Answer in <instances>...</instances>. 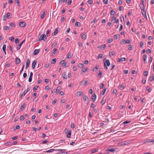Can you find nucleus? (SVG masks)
<instances>
[{
  "mask_svg": "<svg viewBox=\"0 0 154 154\" xmlns=\"http://www.w3.org/2000/svg\"><path fill=\"white\" fill-rule=\"evenodd\" d=\"M105 63V65L108 66H109L110 65V63L109 61V60H107L106 58L104 59L103 60L104 64Z\"/></svg>",
  "mask_w": 154,
  "mask_h": 154,
  "instance_id": "obj_1",
  "label": "nucleus"
},
{
  "mask_svg": "<svg viewBox=\"0 0 154 154\" xmlns=\"http://www.w3.org/2000/svg\"><path fill=\"white\" fill-rule=\"evenodd\" d=\"M47 39L46 35L45 34H42L41 35L39 39V41L44 40L45 41V39Z\"/></svg>",
  "mask_w": 154,
  "mask_h": 154,
  "instance_id": "obj_2",
  "label": "nucleus"
},
{
  "mask_svg": "<svg viewBox=\"0 0 154 154\" xmlns=\"http://www.w3.org/2000/svg\"><path fill=\"white\" fill-rule=\"evenodd\" d=\"M117 149V148L116 147L110 149L108 148L107 149H106V151H109L111 152L114 153L116 151V149Z\"/></svg>",
  "mask_w": 154,
  "mask_h": 154,
  "instance_id": "obj_3",
  "label": "nucleus"
},
{
  "mask_svg": "<svg viewBox=\"0 0 154 154\" xmlns=\"http://www.w3.org/2000/svg\"><path fill=\"white\" fill-rule=\"evenodd\" d=\"M83 94L84 93L82 91H78L76 93V96L77 97L81 96L83 95Z\"/></svg>",
  "mask_w": 154,
  "mask_h": 154,
  "instance_id": "obj_4",
  "label": "nucleus"
},
{
  "mask_svg": "<svg viewBox=\"0 0 154 154\" xmlns=\"http://www.w3.org/2000/svg\"><path fill=\"white\" fill-rule=\"evenodd\" d=\"M30 60L29 59H27L26 60V69H27V68L29 67L30 64Z\"/></svg>",
  "mask_w": 154,
  "mask_h": 154,
  "instance_id": "obj_5",
  "label": "nucleus"
},
{
  "mask_svg": "<svg viewBox=\"0 0 154 154\" xmlns=\"http://www.w3.org/2000/svg\"><path fill=\"white\" fill-rule=\"evenodd\" d=\"M25 40H23V41H22V42L21 43H20V44H19V45H18V46H17V50H19V49H20V48H21V46L22 45V44H23V43L24 42H25Z\"/></svg>",
  "mask_w": 154,
  "mask_h": 154,
  "instance_id": "obj_6",
  "label": "nucleus"
},
{
  "mask_svg": "<svg viewBox=\"0 0 154 154\" xmlns=\"http://www.w3.org/2000/svg\"><path fill=\"white\" fill-rule=\"evenodd\" d=\"M21 62V61H20V59L17 58V57H16V58H15V62H16V64L17 65H18V64H19Z\"/></svg>",
  "mask_w": 154,
  "mask_h": 154,
  "instance_id": "obj_7",
  "label": "nucleus"
},
{
  "mask_svg": "<svg viewBox=\"0 0 154 154\" xmlns=\"http://www.w3.org/2000/svg\"><path fill=\"white\" fill-rule=\"evenodd\" d=\"M26 23L24 22H20L19 23V26L21 27H23L26 26Z\"/></svg>",
  "mask_w": 154,
  "mask_h": 154,
  "instance_id": "obj_8",
  "label": "nucleus"
},
{
  "mask_svg": "<svg viewBox=\"0 0 154 154\" xmlns=\"http://www.w3.org/2000/svg\"><path fill=\"white\" fill-rule=\"evenodd\" d=\"M97 96L95 94H94L91 97V100L93 101H94L96 99Z\"/></svg>",
  "mask_w": 154,
  "mask_h": 154,
  "instance_id": "obj_9",
  "label": "nucleus"
},
{
  "mask_svg": "<svg viewBox=\"0 0 154 154\" xmlns=\"http://www.w3.org/2000/svg\"><path fill=\"white\" fill-rule=\"evenodd\" d=\"M139 5L141 10H145V7L144 5V4H140Z\"/></svg>",
  "mask_w": 154,
  "mask_h": 154,
  "instance_id": "obj_10",
  "label": "nucleus"
},
{
  "mask_svg": "<svg viewBox=\"0 0 154 154\" xmlns=\"http://www.w3.org/2000/svg\"><path fill=\"white\" fill-rule=\"evenodd\" d=\"M37 62V60H34L32 63V68L33 69H34L35 67V65Z\"/></svg>",
  "mask_w": 154,
  "mask_h": 154,
  "instance_id": "obj_11",
  "label": "nucleus"
},
{
  "mask_svg": "<svg viewBox=\"0 0 154 154\" xmlns=\"http://www.w3.org/2000/svg\"><path fill=\"white\" fill-rule=\"evenodd\" d=\"M61 88V87L60 86H58L57 87L56 90V93L57 94H58Z\"/></svg>",
  "mask_w": 154,
  "mask_h": 154,
  "instance_id": "obj_12",
  "label": "nucleus"
},
{
  "mask_svg": "<svg viewBox=\"0 0 154 154\" xmlns=\"http://www.w3.org/2000/svg\"><path fill=\"white\" fill-rule=\"evenodd\" d=\"M39 49H35L33 52V54L35 55H37L39 52Z\"/></svg>",
  "mask_w": 154,
  "mask_h": 154,
  "instance_id": "obj_13",
  "label": "nucleus"
},
{
  "mask_svg": "<svg viewBox=\"0 0 154 154\" xmlns=\"http://www.w3.org/2000/svg\"><path fill=\"white\" fill-rule=\"evenodd\" d=\"M141 12L143 15L145 17H146V13L145 10H141Z\"/></svg>",
  "mask_w": 154,
  "mask_h": 154,
  "instance_id": "obj_14",
  "label": "nucleus"
},
{
  "mask_svg": "<svg viewBox=\"0 0 154 154\" xmlns=\"http://www.w3.org/2000/svg\"><path fill=\"white\" fill-rule=\"evenodd\" d=\"M88 83L87 81H83L81 82L82 85L84 86L86 85Z\"/></svg>",
  "mask_w": 154,
  "mask_h": 154,
  "instance_id": "obj_15",
  "label": "nucleus"
},
{
  "mask_svg": "<svg viewBox=\"0 0 154 154\" xmlns=\"http://www.w3.org/2000/svg\"><path fill=\"white\" fill-rule=\"evenodd\" d=\"M106 47V45L104 44L103 45H102L101 46H99L97 47V48H103V49H104Z\"/></svg>",
  "mask_w": 154,
  "mask_h": 154,
  "instance_id": "obj_16",
  "label": "nucleus"
},
{
  "mask_svg": "<svg viewBox=\"0 0 154 154\" xmlns=\"http://www.w3.org/2000/svg\"><path fill=\"white\" fill-rule=\"evenodd\" d=\"M115 55V53L114 51L110 52L109 53V55L110 57H111L112 56Z\"/></svg>",
  "mask_w": 154,
  "mask_h": 154,
  "instance_id": "obj_17",
  "label": "nucleus"
},
{
  "mask_svg": "<svg viewBox=\"0 0 154 154\" xmlns=\"http://www.w3.org/2000/svg\"><path fill=\"white\" fill-rule=\"evenodd\" d=\"M26 104L25 103H24L21 106V107H20V109H21L22 110H23L25 107L26 106Z\"/></svg>",
  "mask_w": 154,
  "mask_h": 154,
  "instance_id": "obj_18",
  "label": "nucleus"
},
{
  "mask_svg": "<svg viewBox=\"0 0 154 154\" xmlns=\"http://www.w3.org/2000/svg\"><path fill=\"white\" fill-rule=\"evenodd\" d=\"M88 69V68H83L81 72V73H84L85 72H86Z\"/></svg>",
  "mask_w": 154,
  "mask_h": 154,
  "instance_id": "obj_19",
  "label": "nucleus"
},
{
  "mask_svg": "<svg viewBox=\"0 0 154 154\" xmlns=\"http://www.w3.org/2000/svg\"><path fill=\"white\" fill-rule=\"evenodd\" d=\"M26 93H27L25 91H24L23 93L22 94H21L20 96V99H22L23 96H24L26 95Z\"/></svg>",
  "mask_w": 154,
  "mask_h": 154,
  "instance_id": "obj_20",
  "label": "nucleus"
},
{
  "mask_svg": "<svg viewBox=\"0 0 154 154\" xmlns=\"http://www.w3.org/2000/svg\"><path fill=\"white\" fill-rule=\"evenodd\" d=\"M71 131L70 130L69 131L68 133V134L67 135V137L68 138H70L71 137Z\"/></svg>",
  "mask_w": 154,
  "mask_h": 154,
  "instance_id": "obj_21",
  "label": "nucleus"
},
{
  "mask_svg": "<svg viewBox=\"0 0 154 154\" xmlns=\"http://www.w3.org/2000/svg\"><path fill=\"white\" fill-rule=\"evenodd\" d=\"M46 14L45 11H43V14L41 15V17L42 19H43L45 17V16L46 15Z\"/></svg>",
  "mask_w": 154,
  "mask_h": 154,
  "instance_id": "obj_22",
  "label": "nucleus"
},
{
  "mask_svg": "<svg viewBox=\"0 0 154 154\" xmlns=\"http://www.w3.org/2000/svg\"><path fill=\"white\" fill-rule=\"evenodd\" d=\"M102 72L100 70L99 71V73L98 74L97 77L100 78L102 76Z\"/></svg>",
  "mask_w": 154,
  "mask_h": 154,
  "instance_id": "obj_23",
  "label": "nucleus"
},
{
  "mask_svg": "<svg viewBox=\"0 0 154 154\" xmlns=\"http://www.w3.org/2000/svg\"><path fill=\"white\" fill-rule=\"evenodd\" d=\"M81 38L82 39H85L86 38V36L85 35L84 33H82L81 34Z\"/></svg>",
  "mask_w": 154,
  "mask_h": 154,
  "instance_id": "obj_24",
  "label": "nucleus"
},
{
  "mask_svg": "<svg viewBox=\"0 0 154 154\" xmlns=\"http://www.w3.org/2000/svg\"><path fill=\"white\" fill-rule=\"evenodd\" d=\"M146 89L149 92H150L151 91V88L149 86H147Z\"/></svg>",
  "mask_w": 154,
  "mask_h": 154,
  "instance_id": "obj_25",
  "label": "nucleus"
},
{
  "mask_svg": "<svg viewBox=\"0 0 154 154\" xmlns=\"http://www.w3.org/2000/svg\"><path fill=\"white\" fill-rule=\"evenodd\" d=\"M97 151L98 149H93L91 150V153H94L97 152Z\"/></svg>",
  "mask_w": 154,
  "mask_h": 154,
  "instance_id": "obj_26",
  "label": "nucleus"
},
{
  "mask_svg": "<svg viewBox=\"0 0 154 154\" xmlns=\"http://www.w3.org/2000/svg\"><path fill=\"white\" fill-rule=\"evenodd\" d=\"M154 140H150V139H147L144 142V143H150L151 142H153L154 141Z\"/></svg>",
  "mask_w": 154,
  "mask_h": 154,
  "instance_id": "obj_27",
  "label": "nucleus"
},
{
  "mask_svg": "<svg viewBox=\"0 0 154 154\" xmlns=\"http://www.w3.org/2000/svg\"><path fill=\"white\" fill-rule=\"evenodd\" d=\"M106 100L104 99V98H103L102 99V101H101V104L102 105H103V104H104L106 102Z\"/></svg>",
  "mask_w": 154,
  "mask_h": 154,
  "instance_id": "obj_28",
  "label": "nucleus"
},
{
  "mask_svg": "<svg viewBox=\"0 0 154 154\" xmlns=\"http://www.w3.org/2000/svg\"><path fill=\"white\" fill-rule=\"evenodd\" d=\"M149 81H153L154 80V76L153 75L152 76H151L149 77Z\"/></svg>",
  "mask_w": 154,
  "mask_h": 154,
  "instance_id": "obj_29",
  "label": "nucleus"
},
{
  "mask_svg": "<svg viewBox=\"0 0 154 154\" xmlns=\"http://www.w3.org/2000/svg\"><path fill=\"white\" fill-rule=\"evenodd\" d=\"M120 88L121 90H122L125 88L124 85L122 84L121 85H119Z\"/></svg>",
  "mask_w": 154,
  "mask_h": 154,
  "instance_id": "obj_30",
  "label": "nucleus"
},
{
  "mask_svg": "<svg viewBox=\"0 0 154 154\" xmlns=\"http://www.w3.org/2000/svg\"><path fill=\"white\" fill-rule=\"evenodd\" d=\"M88 99V98L87 95H85L84 96L83 100L85 102L86 101V100Z\"/></svg>",
  "mask_w": 154,
  "mask_h": 154,
  "instance_id": "obj_31",
  "label": "nucleus"
},
{
  "mask_svg": "<svg viewBox=\"0 0 154 154\" xmlns=\"http://www.w3.org/2000/svg\"><path fill=\"white\" fill-rule=\"evenodd\" d=\"M11 14L10 13H8L7 14L6 17L8 19H10L11 18V17H10Z\"/></svg>",
  "mask_w": 154,
  "mask_h": 154,
  "instance_id": "obj_32",
  "label": "nucleus"
},
{
  "mask_svg": "<svg viewBox=\"0 0 154 154\" xmlns=\"http://www.w3.org/2000/svg\"><path fill=\"white\" fill-rule=\"evenodd\" d=\"M20 127L19 125H17L16 128L14 129V131H16L17 129H20Z\"/></svg>",
  "mask_w": 154,
  "mask_h": 154,
  "instance_id": "obj_33",
  "label": "nucleus"
},
{
  "mask_svg": "<svg viewBox=\"0 0 154 154\" xmlns=\"http://www.w3.org/2000/svg\"><path fill=\"white\" fill-rule=\"evenodd\" d=\"M78 66L80 68H83L84 66V64L82 63H79L78 65Z\"/></svg>",
  "mask_w": 154,
  "mask_h": 154,
  "instance_id": "obj_34",
  "label": "nucleus"
},
{
  "mask_svg": "<svg viewBox=\"0 0 154 154\" xmlns=\"http://www.w3.org/2000/svg\"><path fill=\"white\" fill-rule=\"evenodd\" d=\"M27 87H28V88H27V89L26 91V90H25L24 91L26 93H27V92H28L30 90V89H31L30 87L29 86V85Z\"/></svg>",
  "mask_w": 154,
  "mask_h": 154,
  "instance_id": "obj_35",
  "label": "nucleus"
},
{
  "mask_svg": "<svg viewBox=\"0 0 154 154\" xmlns=\"http://www.w3.org/2000/svg\"><path fill=\"white\" fill-rule=\"evenodd\" d=\"M71 52H69L67 55V58L68 59H69L71 57Z\"/></svg>",
  "mask_w": 154,
  "mask_h": 154,
  "instance_id": "obj_36",
  "label": "nucleus"
},
{
  "mask_svg": "<svg viewBox=\"0 0 154 154\" xmlns=\"http://www.w3.org/2000/svg\"><path fill=\"white\" fill-rule=\"evenodd\" d=\"M57 51V49L56 48L54 49L53 51V53L52 54H56V53Z\"/></svg>",
  "mask_w": 154,
  "mask_h": 154,
  "instance_id": "obj_37",
  "label": "nucleus"
},
{
  "mask_svg": "<svg viewBox=\"0 0 154 154\" xmlns=\"http://www.w3.org/2000/svg\"><path fill=\"white\" fill-rule=\"evenodd\" d=\"M54 151V149H51L49 150H47L46 151V152H52Z\"/></svg>",
  "mask_w": 154,
  "mask_h": 154,
  "instance_id": "obj_38",
  "label": "nucleus"
},
{
  "mask_svg": "<svg viewBox=\"0 0 154 154\" xmlns=\"http://www.w3.org/2000/svg\"><path fill=\"white\" fill-rule=\"evenodd\" d=\"M58 31V28H57L54 30V35L57 34Z\"/></svg>",
  "mask_w": 154,
  "mask_h": 154,
  "instance_id": "obj_39",
  "label": "nucleus"
},
{
  "mask_svg": "<svg viewBox=\"0 0 154 154\" xmlns=\"http://www.w3.org/2000/svg\"><path fill=\"white\" fill-rule=\"evenodd\" d=\"M103 56V55L102 54H100L98 55L97 57V58L98 59H101L102 57Z\"/></svg>",
  "mask_w": 154,
  "mask_h": 154,
  "instance_id": "obj_40",
  "label": "nucleus"
},
{
  "mask_svg": "<svg viewBox=\"0 0 154 154\" xmlns=\"http://www.w3.org/2000/svg\"><path fill=\"white\" fill-rule=\"evenodd\" d=\"M10 26L12 27H14L16 26V25L14 23L11 22L10 24Z\"/></svg>",
  "mask_w": 154,
  "mask_h": 154,
  "instance_id": "obj_41",
  "label": "nucleus"
},
{
  "mask_svg": "<svg viewBox=\"0 0 154 154\" xmlns=\"http://www.w3.org/2000/svg\"><path fill=\"white\" fill-rule=\"evenodd\" d=\"M147 55L146 54H144L143 57V61L145 62L146 60Z\"/></svg>",
  "mask_w": 154,
  "mask_h": 154,
  "instance_id": "obj_42",
  "label": "nucleus"
},
{
  "mask_svg": "<svg viewBox=\"0 0 154 154\" xmlns=\"http://www.w3.org/2000/svg\"><path fill=\"white\" fill-rule=\"evenodd\" d=\"M56 62V58H54L52 60V61L51 63L52 64H55Z\"/></svg>",
  "mask_w": 154,
  "mask_h": 154,
  "instance_id": "obj_43",
  "label": "nucleus"
},
{
  "mask_svg": "<svg viewBox=\"0 0 154 154\" xmlns=\"http://www.w3.org/2000/svg\"><path fill=\"white\" fill-rule=\"evenodd\" d=\"M4 29L5 30H8L9 29V27L7 26H5L4 27Z\"/></svg>",
  "mask_w": 154,
  "mask_h": 154,
  "instance_id": "obj_44",
  "label": "nucleus"
},
{
  "mask_svg": "<svg viewBox=\"0 0 154 154\" xmlns=\"http://www.w3.org/2000/svg\"><path fill=\"white\" fill-rule=\"evenodd\" d=\"M130 122H131L130 121H125L122 124H128V123H130Z\"/></svg>",
  "mask_w": 154,
  "mask_h": 154,
  "instance_id": "obj_45",
  "label": "nucleus"
},
{
  "mask_svg": "<svg viewBox=\"0 0 154 154\" xmlns=\"http://www.w3.org/2000/svg\"><path fill=\"white\" fill-rule=\"evenodd\" d=\"M126 43V41L124 39H122L121 40V44H124Z\"/></svg>",
  "mask_w": 154,
  "mask_h": 154,
  "instance_id": "obj_46",
  "label": "nucleus"
},
{
  "mask_svg": "<svg viewBox=\"0 0 154 154\" xmlns=\"http://www.w3.org/2000/svg\"><path fill=\"white\" fill-rule=\"evenodd\" d=\"M104 86V84L103 83H101L100 85V88L101 89H102L103 88V87Z\"/></svg>",
  "mask_w": 154,
  "mask_h": 154,
  "instance_id": "obj_47",
  "label": "nucleus"
},
{
  "mask_svg": "<svg viewBox=\"0 0 154 154\" xmlns=\"http://www.w3.org/2000/svg\"><path fill=\"white\" fill-rule=\"evenodd\" d=\"M113 41V39L112 38H109L108 41L107 42L109 43H110L112 42Z\"/></svg>",
  "mask_w": 154,
  "mask_h": 154,
  "instance_id": "obj_48",
  "label": "nucleus"
},
{
  "mask_svg": "<svg viewBox=\"0 0 154 154\" xmlns=\"http://www.w3.org/2000/svg\"><path fill=\"white\" fill-rule=\"evenodd\" d=\"M148 72L146 71H145L143 72V74L145 76H147L148 75Z\"/></svg>",
  "mask_w": 154,
  "mask_h": 154,
  "instance_id": "obj_49",
  "label": "nucleus"
},
{
  "mask_svg": "<svg viewBox=\"0 0 154 154\" xmlns=\"http://www.w3.org/2000/svg\"><path fill=\"white\" fill-rule=\"evenodd\" d=\"M63 66V67H66L68 66V65H67V63L66 62H65Z\"/></svg>",
  "mask_w": 154,
  "mask_h": 154,
  "instance_id": "obj_50",
  "label": "nucleus"
},
{
  "mask_svg": "<svg viewBox=\"0 0 154 154\" xmlns=\"http://www.w3.org/2000/svg\"><path fill=\"white\" fill-rule=\"evenodd\" d=\"M15 43L16 44H18L19 43V40L18 38H16L15 40Z\"/></svg>",
  "mask_w": 154,
  "mask_h": 154,
  "instance_id": "obj_51",
  "label": "nucleus"
},
{
  "mask_svg": "<svg viewBox=\"0 0 154 154\" xmlns=\"http://www.w3.org/2000/svg\"><path fill=\"white\" fill-rule=\"evenodd\" d=\"M98 19H96V18H94V19L93 20V21H92L91 22V23H95V22H97V21H98Z\"/></svg>",
  "mask_w": 154,
  "mask_h": 154,
  "instance_id": "obj_52",
  "label": "nucleus"
},
{
  "mask_svg": "<svg viewBox=\"0 0 154 154\" xmlns=\"http://www.w3.org/2000/svg\"><path fill=\"white\" fill-rule=\"evenodd\" d=\"M88 3L90 5H91L93 3V1L92 0H88Z\"/></svg>",
  "mask_w": 154,
  "mask_h": 154,
  "instance_id": "obj_53",
  "label": "nucleus"
},
{
  "mask_svg": "<svg viewBox=\"0 0 154 154\" xmlns=\"http://www.w3.org/2000/svg\"><path fill=\"white\" fill-rule=\"evenodd\" d=\"M38 86H35L33 88V90L34 91H35L37 90L38 88Z\"/></svg>",
  "mask_w": 154,
  "mask_h": 154,
  "instance_id": "obj_54",
  "label": "nucleus"
},
{
  "mask_svg": "<svg viewBox=\"0 0 154 154\" xmlns=\"http://www.w3.org/2000/svg\"><path fill=\"white\" fill-rule=\"evenodd\" d=\"M118 37H119V35H114V38L116 39H117Z\"/></svg>",
  "mask_w": 154,
  "mask_h": 154,
  "instance_id": "obj_55",
  "label": "nucleus"
},
{
  "mask_svg": "<svg viewBox=\"0 0 154 154\" xmlns=\"http://www.w3.org/2000/svg\"><path fill=\"white\" fill-rule=\"evenodd\" d=\"M115 13V11L114 10H111V12H110V14H111V15H113Z\"/></svg>",
  "mask_w": 154,
  "mask_h": 154,
  "instance_id": "obj_56",
  "label": "nucleus"
},
{
  "mask_svg": "<svg viewBox=\"0 0 154 154\" xmlns=\"http://www.w3.org/2000/svg\"><path fill=\"white\" fill-rule=\"evenodd\" d=\"M117 93V90L116 89H114L113 91V93L114 94H115Z\"/></svg>",
  "mask_w": 154,
  "mask_h": 154,
  "instance_id": "obj_57",
  "label": "nucleus"
},
{
  "mask_svg": "<svg viewBox=\"0 0 154 154\" xmlns=\"http://www.w3.org/2000/svg\"><path fill=\"white\" fill-rule=\"evenodd\" d=\"M116 19V18L115 17H113L111 20V21L112 22H114V20H115Z\"/></svg>",
  "mask_w": 154,
  "mask_h": 154,
  "instance_id": "obj_58",
  "label": "nucleus"
},
{
  "mask_svg": "<svg viewBox=\"0 0 154 154\" xmlns=\"http://www.w3.org/2000/svg\"><path fill=\"white\" fill-rule=\"evenodd\" d=\"M20 119L21 120H23L24 119V116L23 115L21 116L20 117Z\"/></svg>",
  "mask_w": 154,
  "mask_h": 154,
  "instance_id": "obj_59",
  "label": "nucleus"
},
{
  "mask_svg": "<svg viewBox=\"0 0 154 154\" xmlns=\"http://www.w3.org/2000/svg\"><path fill=\"white\" fill-rule=\"evenodd\" d=\"M120 18V21L121 22H123L124 20V18L123 17H121Z\"/></svg>",
  "mask_w": 154,
  "mask_h": 154,
  "instance_id": "obj_60",
  "label": "nucleus"
},
{
  "mask_svg": "<svg viewBox=\"0 0 154 154\" xmlns=\"http://www.w3.org/2000/svg\"><path fill=\"white\" fill-rule=\"evenodd\" d=\"M98 69L97 66H96L95 68L93 69V71H96Z\"/></svg>",
  "mask_w": 154,
  "mask_h": 154,
  "instance_id": "obj_61",
  "label": "nucleus"
},
{
  "mask_svg": "<svg viewBox=\"0 0 154 154\" xmlns=\"http://www.w3.org/2000/svg\"><path fill=\"white\" fill-rule=\"evenodd\" d=\"M146 82V80L144 79H142V83L143 84H145Z\"/></svg>",
  "mask_w": 154,
  "mask_h": 154,
  "instance_id": "obj_62",
  "label": "nucleus"
},
{
  "mask_svg": "<svg viewBox=\"0 0 154 154\" xmlns=\"http://www.w3.org/2000/svg\"><path fill=\"white\" fill-rule=\"evenodd\" d=\"M140 47L141 48H143V42L141 41L140 42Z\"/></svg>",
  "mask_w": 154,
  "mask_h": 154,
  "instance_id": "obj_63",
  "label": "nucleus"
},
{
  "mask_svg": "<svg viewBox=\"0 0 154 154\" xmlns=\"http://www.w3.org/2000/svg\"><path fill=\"white\" fill-rule=\"evenodd\" d=\"M71 127L72 129H74L75 128V125L74 123H73L71 124Z\"/></svg>",
  "mask_w": 154,
  "mask_h": 154,
  "instance_id": "obj_64",
  "label": "nucleus"
}]
</instances>
